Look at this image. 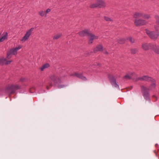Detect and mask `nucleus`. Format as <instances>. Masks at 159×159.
<instances>
[{"label": "nucleus", "instance_id": "1", "mask_svg": "<svg viewBox=\"0 0 159 159\" xmlns=\"http://www.w3.org/2000/svg\"><path fill=\"white\" fill-rule=\"evenodd\" d=\"M154 28L156 30L155 31H151L147 29L145 30L146 33L149 37L152 39H156L159 36V32L158 31V28L157 26L155 25Z\"/></svg>", "mask_w": 159, "mask_h": 159}, {"label": "nucleus", "instance_id": "2", "mask_svg": "<svg viewBox=\"0 0 159 159\" xmlns=\"http://www.w3.org/2000/svg\"><path fill=\"white\" fill-rule=\"evenodd\" d=\"M155 80H154L153 82L151 84L150 87L149 88H148L145 87L143 86L142 87V91L144 97H147L148 96V91L149 90H151L152 89L155 88L156 87V84L154 83Z\"/></svg>", "mask_w": 159, "mask_h": 159}, {"label": "nucleus", "instance_id": "3", "mask_svg": "<svg viewBox=\"0 0 159 159\" xmlns=\"http://www.w3.org/2000/svg\"><path fill=\"white\" fill-rule=\"evenodd\" d=\"M22 48L21 46H19L18 47L14 48H13L8 51L7 54V58L9 59L11 58L12 55H15L17 54L18 50Z\"/></svg>", "mask_w": 159, "mask_h": 159}, {"label": "nucleus", "instance_id": "4", "mask_svg": "<svg viewBox=\"0 0 159 159\" xmlns=\"http://www.w3.org/2000/svg\"><path fill=\"white\" fill-rule=\"evenodd\" d=\"M20 87L17 85H12L7 87L6 89V92L8 94L13 93L15 90L19 89Z\"/></svg>", "mask_w": 159, "mask_h": 159}, {"label": "nucleus", "instance_id": "5", "mask_svg": "<svg viewBox=\"0 0 159 159\" xmlns=\"http://www.w3.org/2000/svg\"><path fill=\"white\" fill-rule=\"evenodd\" d=\"M49 78L54 83L55 85L61 83L60 77L55 74H52L49 76Z\"/></svg>", "mask_w": 159, "mask_h": 159}, {"label": "nucleus", "instance_id": "6", "mask_svg": "<svg viewBox=\"0 0 159 159\" xmlns=\"http://www.w3.org/2000/svg\"><path fill=\"white\" fill-rule=\"evenodd\" d=\"M105 3L103 1L98 0L96 3L90 5V7L91 8L97 7H105Z\"/></svg>", "mask_w": 159, "mask_h": 159}, {"label": "nucleus", "instance_id": "7", "mask_svg": "<svg viewBox=\"0 0 159 159\" xmlns=\"http://www.w3.org/2000/svg\"><path fill=\"white\" fill-rule=\"evenodd\" d=\"M147 23V22L145 20L141 19H136L134 20V23L136 26L144 25Z\"/></svg>", "mask_w": 159, "mask_h": 159}, {"label": "nucleus", "instance_id": "8", "mask_svg": "<svg viewBox=\"0 0 159 159\" xmlns=\"http://www.w3.org/2000/svg\"><path fill=\"white\" fill-rule=\"evenodd\" d=\"M108 78L111 84L113 87L116 88L118 87L119 86L116 83L115 77L112 74H109L108 75Z\"/></svg>", "mask_w": 159, "mask_h": 159}, {"label": "nucleus", "instance_id": "9", "mask_svg": "<svg viewBox=\"0 0 159 159\" xmlns=\"http://www.w3.org/2000/svg\"><path fill=\"white\" fill-rule=\"evenodd\" d=\"M139 80L147 81H151L152 82H153L154 81V79L147 75H144L141 77H138L134 81H137Z\"/></svg>", "mask_w": 159, "mask_h": 159}, {"label": "nucleus", "instance_id": "10", "mask_svg": "<svg viewBox=\"0 0 159 159\" xmlns=\"http://www.w3.org/2000/svg\"><path fill=\"white\" fill-rule=\"evenodd\" d=\"M34 30L33 28H31L30 30H28L25 34V36L23 37L22 39H21V41L23 42H25L29 38L30 35L31 34L32 32Z\"/></svg>", "mask_w": 159, "mask_h": 159}, {"label": "nucleus", "instance_id": "11", "mask_svg": "<svg viewBox=\"0 0 159 159\" xmlns=\"http://www.w3.org/2000/svg\"><path fill=\"white\" fill-rule=\"evenodd\" d=\"M153 44L152 43H144L142 44V47L144 50H147L149 49H152Z\"/></svg>", "mask_w": 159, "mask_h": 159}, {"label": "nucleus", "instance_id": "12", "mask_svg": "<svg viewBox=\"0 0 159 159\" xmlns=\"http://www.w3.org/2000/svg\"><path fill=\"white\" fill-rule=\"evenodd\" d=\"M89 44H91L93 43V40L95 39H97L98 37V36L94 35L92 33H90L89 34Z\"/></svg>", "mask_w": 159, "mask_h": 159}, {"label": "nucleus", "instance_id": "13", "mask_svg": "<svg viewBox=\"0 0 159 159\" xmlns=\"http://www.w3.org/2000/svg\"><path fill=\"white\" fill-rule=\"evenodd\" d=\"M70 75L76 76L84 81L87 80V78L85 76H83L82 74L80 73H75L73 74Z\"/></svg>", "mask_w": 159, "mask_h": 159}, {"label": "nucleus", "instance_id": "14", "mask_svg": "<svg viewBox=\"0 0 159 159\" xmlns=\"http://www.w3.org/2000/svg\"><path fill=\"white\" fill-rule=\"evenodd\" d=\"M8 58L7 57L6 58H2L0 59V65H3L5 64L8 65L10 64L12 61V60L7 61Z\"/></svg>", "mask_w": 159, "mask_h": 159}, {"label": "nucleus", "instance_id": "15", "mask_svg": "<svg viewBox=\"0 0 159 159\" xmlns=\"http://www.w3.org/2000/svg\"><path fill=\"white\" fill-rule=\"evenodd\" d=\"M152 49L157 54H159V45L153 44Z\"/></svg>", "mask_w": 159, "mask_h": 159}, {"label": "nucleus", "instance_id": "16", "mask_svg": "<svg viewBox=\"0 0 159 159\" xmlns=\"http://www.w3.org/2000/svg\"><path fill=\"white\" fill-rule=\"evenodd\" d=\"M89 33H89L88 30H85L80 32L79 33V34L82 37L85 36H88L89 34Z\"/></svg>", "mask_w": 159, "mask_h": 159}, {"label": "nucleus", "instance_id": "17", "mask_svg": "<svg viewBox=\"0 0 159 159\" xmlns=\"http://www.w3.org/2000/svg\"><path fill=\"white\" fill-rule=\"evenodd\" d=\"M8 34L7 32H4L2 35V37L0 38V42H2L5 39H7Z\"/></svg>", "mask_w": 159, "mask_h": 159}, {"label": "nucleus", "instance_id": "18", "mask_svg": "<svg viewBox=\"0 0 159 159\" xmlns=\"http://www.w3.org/2000/svg\"><path fill=\"white\" fill-rule=\"evenodd\" d=\"M143 13L139 12H135L133 15L134 17V18H137L138 17H142Z\"/></svg>", "mask_w": 159, "mask_h": 159}, {"label": "nucleus", "instance_id": "19", "mask_svg": "<svg viewBox=\"0 0 159 159\" xmlns=\"http://www.w3.org/2000/svg\"><path fill=\"white\" fill-rule=\"evenodd\" d=\"M102 50V47L101 45H99L97 46L94 49V51L96 52L98 51H100Z\"/></svg>", "mask_w": 159, "mask_h": 159}, {"label": "nucleus", "instance_id": "20", "mask_svg": "<svg viewBox=\"0 0 159 159\" xmlns=\"http://www.w3.org/2000/svg\"><path fill=\"white\" fill-rule=\"evenodd\" d=\"M142 17L144 19H148L151 17V16L149 14L143 13Z\"/></svg>", "mask_w": 159, "mask_h": 159}, {"label": "nucleus", "instance_id": "21", "mask_svg": "<svg viewBox=\"0 0 159 159\" xmlns=\"http://www.w3.org/2000/svg\"><path fill=\"white\" fill-rule=\"evenodd\" d=\"M61 33H58L55 35L53 37L54 39H57L59 38L62 35Z\"/></svg>", "mask_w": 159, "mask_h": 159}, {"label": "nucleus", "instance_id": "22", "mask_svg": "<svg viewBox=\"0 0 159 159\" xmlns=\"http://www.w3.org/2000/svg\"><path fill=\"white\" fill-rule=\"evenodd\" d=\"M126 39V38H121L118 39V43L120 44H122L125 42Z\"/></svg>", "mask_w": 159, "mask_h": 159}, {"label": "nucleus", "instance_id": "23", "mask_svg": "<svg viewBox=\"0 0 159 159\" xmlns=\"http://www.w3.org/2000/svg\"><path fill=\"white\" fill-rule=\"evenodd\" d=\"M49 66V65L48 64H46L43 65L40 68V70L42 71H43L45 69L48 68Z\"/></svg>", "mask_w": 159, "mask_h": 159}, {"label": "nucleus", "instance_id": "24", "mask_svg": "<svg viewBox=\"0 0 159 159\" xmlns=\"http://www.w3.org/2000/svg\"><path fill=\"white\" fill-rule=\"evenodd\" d=\"M155 19L156 20V23L157 24V25H158L159 27V16H155Z\"/></svg>", "mask_w": 159, "mask_h": 159}, {"label": "nucleus", "instance_id": "25", "mask_svg": "<svg viewBox=\"0 0 159 159\" xmlns=\"http://www.w3.org/2000/svg\"><path fill=\"white\" fill-rule=\"evenodd\" d=\"M127 73L129 75V76L130 77L131 79L133 77V75L135 76L136 75L134 72H129Z\"/></svg>", "mask_w": 159, "mask_h": 159}, {"label": "nucleus", "instance_id": "26", "mask_svg": "<svg viewBox=\"0 0 159 159\" xmlns=\"http://www.w3.org/2000/svg\"><path fill=\"white\" fill-rule=\"evenodd\" d=\"M39 14L41 16H45V12L43 11H41L39 12Z\"/></svg>", "mask_w": 159, "mask_h": 159}, {"label": "nucleus", "instance_id": "27", "mask_svg": "<svg viewBox=\"0 0 159 159\" xmlns=\"http://www.w3.org/2000/svg\"><path fill=\"white\" fill-rule=\"evenodd\" d=\"M126 39L129 40V41L131 43H134V39L132 38L131 37H129L126 38Z\"/></svg>", "mask_w": 159, "mask_h": 159}, {"label": "nucleus", "instance_id": "28", "mask_svg": "<svg viewBox=\"0 0 159 159\" xmlns=\"http://www.w3.org/2000/svg\"><path fill=\"white\" fill-rule=\"evenodd\" d=\"M104 19L107 21H111L112 20L109 17L107 16H105L104 17Z\"/></svg>", "mask_w": 159, "mask_h": 159}, {"label": "nucleus", "instance_id": "29", "mask_svg": "<svg viewBox=\"0 0 159 159\" xmlns=\"http://www.w3.org/2000/svg\"><path fill=\"white\" fill-rule=\"evenodd\" d=\"M124 79L127 80H129L131 79L130 77L129 76V75L127 73L124 76Z\"/></svg>", "mask_w": 159, "mask_h": 159}, {"label": "nucleus", "instance_id": "30", "mask_svg": "<svg viewBox=\"0 0 159 159\" xmlns=\"http://www.w3.org/2000/svg\"><path fill=\"white\" fill-rule=\"evenodd\" d=\"M131 52L132 53L135 54L137 52V50L136 49H132L131 50Z\"/></svg>", "mask_w": 159, "mask_h": 159}, {"label": "nucleus", "instance_id": "31", "mask_svg": "<svg viewBox=\"0 0 159 159\" xmlns=\"http://www.w3.org/2000/svg\"><path fill=\"white\" fill-rule=\"evenodd\" d=\"M50 11H51L50 9H47V10L45 11V17H46L47 16H47V14Z\"/></svg>", "mask_w": 159, "mask_h": 159}, {"label": "nucleus", "instance_id": "32", "mask_svg": "<svg viewBox=\"0 0 159 159\" xmlns=\"http://www.w3.org/2000/svg\"><path fill=\"white\" fill-rule=\"evenodd\" d=\"M65 86H66L65 85L61 84V85H59L58 86V88L60 89V88H63Z\"/></svg>", "mask_w": 159, "mask_h": 159}, {"label": "nucleus", "instance_id": "33", "mask_svg": "<svg viewBox=\"0 0 159 159\" xmlns=\"http://www.w3.org/2000/svg\"><path fill=\"white\" fill-rule=\"evenodd\" d=\"M52 86V84H50L49 86H47V89H49Z\"/></svg>", "mask_w": 159, "mask_h": 159}, {"label": "nucleus", "instance_id": "34", "mask_svg": "<svg viewBox=\"0 0 159 159\" xmlns=\"http://www.w3.org/2000/svg\"><path fill=\"white\" fill-rule=\"evenodd\" d=\"M103 52L105 54L107 55L108 54V52L106 50H103Z\"/></svg>", "mask_w": 159, "mask_h": 159}, {"label": "nucleus", "instance_id": "35", "mask_svg": "<svg viewBox=\"0 0 159 159\" xmlns=\"http://www.w3.org/2000/svg\"><path fill=\"white\" fill-rule=\"evenodd\" d=\"M25 79L24 78H21L20 79V81H24Z\"/></svg>", "mask_w": 159, "mask_h": 159}, {"label": "nucleus", "instance_id": "36", "mask_svg": "<svg viewBox=\"0 0 159 159\" xmlns=\"http://www.w3.org/2000/svg\"><path fill=\"white\" fill-rule=\"evenodd\" d=\"M153 98H156L155 100V101H156L157 100V97H156V96H153Z\"/></svg>", "mask_w": 159, "mask_h": 159}, {"label": "nucleus", "instance_id": "37", "mask_svg": "<svg viewBox=\"0 0 159 159\" xmlns=\"http://www.w3.org/2000/svg\"><path fill=\"white\" fill-rule=\"evenodd\" d=\"M1 34H0V35H1Z\"/></svg>", "mask_w": 159, "mask_h": 159}]
</instances>
